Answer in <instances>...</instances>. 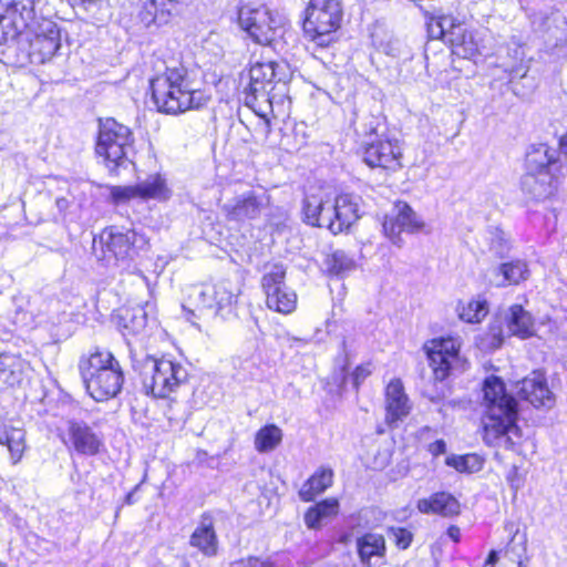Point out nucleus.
<instances>
[{
    "label": "nucleus",
    "mask_w": 567,
    "mask_h": 567,
    "mask_svg": "<svg viewBox=\"0 0 567 567\" xmlns=\"http://www.w3.org/2000/svg\"><path fill=\"white\" fill-rule=\"evenodd\" d=\"M505 558L515 567H527V540L523 536L516 542V535L508 543L505 550Z\"/></svg>",
    "instance_id": "obj_40"
},
{
    "label": "nucleus",
    "mask_w": 567,
    "mask_h": 567,
    "mask_svg": "<svg viewBox=\"0 0 567 567\" xmlns=\"http://www.w3.org/2000/svg\"><path fill=\"white\" fill-rule=\"evenodd\" d=\"M384 235L394 244L402 243L401 234H415L425 229L423 218L404 202H398L383 220Z\"/></svg>",
    "instance_id": "obj_13"
},
{
    "label": "nucleus",
    "mask_w": 567,
    "mask_h": 567,
    "mask_svg": "<svg viewBox=\"0 0 567 567\" xmlns=\"http://www.w3.org/2000/svg\"><path fill=\"white\" fill-rule=\"evenodd\" d=\"M286 269L274 265L262 276L261 286L266 295L267 307L279 313L289 315L297 307V293L285 284Z\"/></svg>",
    "instance_id": "obj_10"
},
{
    "label": "nucleus",
    "mask_w": 567,
    "mask_h": 567,
    "mask_svg": "<svg viewBox=\"0 0 567 567\" xmlns=\"http://www.w3.org/2000/svg\"><path fill=\"white\" fill-rule=\"evenodd\" d=\"M402 147L398 140L379 137L365 143L363 161L370 167L399 169L402 166Z\"/></svg>",
    "instance_id": "obj_16"
},
{
    "label": "nucleus",
    "mask_w": 567,
    "mask_h": 567,
    "mask_svg": "<svg viewBox=\"0 0 567 567\" xmlns=\"http://www.w3.org/2000/svg\"><path fill=\"white\" fill-rule=\"evenodd\" d=\"M416 508L422 514H436L445 517L460 514L458 501L445 492L434 493L427 498L419 499Z\"/></svg>",
    "instance_id": "obj_25"
},
{
    "label": "nucleus",
    "mask_w": 567,
    "mask_h": 567,
    "mask_svg": "<svg viewBox=\"0 0 567 567\" xmlns=\"http://www.w3.org/2000/svg\"><path fill=\"white\" fill-rule=\"evenodd\" d=\"M457 313L461 320L468 323L481 322L488 313L487 302L484 299H471L466 302H460Z\"/></svg>",
    "instance_id": "obj_38"
},
{
    "label": "nucleus",
    "mask_w": 567,
    "mask_h": 567,
    "mask_svg": "<svg viewBox=\"0 0 567 567\" xmlns=\"http://www.w3.org/2000/svg\"><path fill=\"white\" fill-rule=\"evenodd\" d=\"M80 371L87 393L97 402L115 398L123 386L121 364L107 350H95L82 359Z\"/></svg>",
    "instance_id": "obj_4"
},
{
    "label": "nucleus",
    "mask_w": 567,
    "mask_h": 567,
    "mask_svg": "<svg viewBox=\"0 0 567 567\" xmlns=\"http://www.w3.org/2000/svg\"><path fill=\"white\" fill-rule=\"evenodd\" d=\"M133 148L131 130L113 118L101 121L95 152L110 171L124 166Z\"/></svg>",
    "instance_id": "obj_8"
},
{
    "label": "nucleus",
    "mask_w": 567,
    "mask_h": 567,
    "mask_svg": "<svg viewBox=\"0 0 567 567\" xmlns=\"http://www.w3.org/2000/svg\"><path fill=\"white\" fill-rule=\"evenodd\" d=\"M133 364L140 371L145 393L157 399L171 398L188 380L186 365L171 357L145 355L141 361L133 359Z\"/></svg>",
    "instance_id": "obj_5"
},
{
    "label": "nucleus",
    "mask_w": 567,
    "mask_h": 567,
    "mask_svg": "<svg viewBox=\"0 0 567 567\" xmlns=\"http://www.w3.org/2000/svg\"><path fill=\"white\" fill-rule=\"evenodd\" d=\"M238 23L248 37L261 45H276L286 33V19L267 6L247 4L238 11Z\"/></svg>",
    "instance_id": "obj_6"
},
{
    "label": "nucleus",
    "mask_w": 567,
    "mask_h": 567,
    "mask_svg": "<svg viewBox=\"0 0 567 567\" xmlns=\"http://www.w3.org/2000/svg\"><path fill=\"white\" fill-rule=\"evenodd\" d=\"M138 189V198L143 200L155 199L166 200L171 197V189L166 185V181L159 175H150L143 182L136 184Z\"/></svg>",
    "instance_id": "obj_34"
},
{
    "label": "nucleus",
    "mask_w": 567,
    "mask_h": 567,
    "mask_svg": "<svg viewBox=\"0 0 567 567\" xmlns=\"http://www.w3.org/2000/svg\"><path fill=\"white\" fill-rule=\"evenodd\" d=\"M385 421L393 426L411 410L408 395L404 392L402 382L399 379L391 380L385 389Z\"/></svg>",
    "instance_id": "obj_22"
},
{
    "label": "nucleus",
    "mask_w": 567,
    "mask_h": 567,
    "mask_svg": "<svg viewBox=\"0 0 567 567\" xmlns=\"http://www.w3.org/2000/svg\"><path fill=\"white\" fill-rule=\"evenodd\" d=\"M507 327L513 336H517L520 339L529 338L535 332L532 316L519 305H514L509 308Z\"/></svg>",
    "instance_id": "obj_33"
},
{
    "label": "nucleus",
    "mask_w": 567,
    "mask_h": 567,
    "mask_svg": "<svg viewBox=\"0 0 567 567\" xmlns=\"http://www.w3.org/2000/svg\"><path fill=\"white\" fill-rule=\"evenodd\" d=\"M179 0H144L140 19L145 27L168 23Z\"/></svg>",
    "instance_id": "obj_24"
},
{
    "label": "nucleus",
    "mask_w": 567,
    "mask_h": 567,
    "mask_svg": "<svg viewBox=\"0 0 567 567\" xmlns=\"http://www.w3.org/2000/svg\"><path fill=\"white\" fill-rule=\"evenodd\" d=\"M445 451H446V444L443 440H436L429 445V452L433 456H439L441 454H444Z\"/></svg>",
    "instance_id": "obj_48"
},
{
    "label": "nucleus",
    "mask_w": 567,
    "mask_h": 567,
    "mask_svg": "<svg viewBox=\"0 0 567 567\" xmlns=\"http://www.w3.org/2000/svg\"><path fill=\"white\" fill-rule=\"evenodd\" d=\"M74 4L83 7L85 10H91L96 7L99 0H73Z\"/></svg>",
    "instance_id": "obj_51"
},
{
    "label": "nucleus",
    "mask_w": 567,
    "mask_h": 567,
    "mask_svg": "<svg viewBox=\"0 0 567 567\" xmlns=\"http://www.w3.org/2000/svg\"><path fill=\"white\" fill-rule=\"evenodd\" d=\"M495 245L496 244L493 243V249H495L496 254H498V255H503L504 252L508 251V249H509V245H508L507 240L504 239L503 237H499L497 246H495Z\"/></svg>",
    "instance_id": "obj_50"
},
{
    "label": "nucleus",
    "mask_w": 567,
    "mask_h": 567,
    "mask_svg": "<svg viewBox=\"0 0 567 567\" xmlns=\"http://www.w3.org/2000/svg\"><path fill=\"white\" fill-rule=\"evenodd\" d=\"M39 0H17L12 8L0 14V42L23 35L35 18V6Z\"/></svg>",
    "instance_id": "obj_14"
},
{
    "label": "nucleus",
    "mask_w": 567,
    "mask_h": 567,
    "mask_svg": "<svg viewBox=\"0 0 567 567\" xmlns=\"http://www.w3.org/2000/svg\"><path fill=\"white\" fill-rule=\"evenodd\" d=\"M392 534L400 548L405 549L410 546L412 542V534L409 530L404 528H394L392 529Z\"/></svg>",
    "instance_id": "obj_46"
},
{
    "label": "nucleus",
    "mask_w": 567,
    "mask_h": 567,
    "mask_svg": "<svg viewBox=\"0 0 567 567\" xmlns=\"http://www.w3.org/2000/svg\"><path fill=\"white\" fill-rule=\"evenodd\" d=\"M0 445L6 446L12 464H18L27 450L25 431L19 421L0 423Z\"/></svg>",
    "instance_id": "obj_23"
},
{
    "label": "nucleus",
    "mask_w": 567,
    "mask_h": 567,
    "mask_svg": "<svg viewBox=\"0 0 567 567\" xmlns=\"http://www.w3.org/2000/svg\"><path fill=\"white\" fill-rule=\"evenodd\" d=\"M354 267V261L344 251L337 250L331 256V268L336 274H342L351 270Z\"/></svg>",
    "instance_id": "obj_43"
},
{
    "label": "nucleus",
    "mask_w": 567,
    "mask_h": 567,
    "mask_svg": "<svg viewBox=\"0 0 567 567\" xmlns=\"http://www.w3.org/2000/svg\"><path fill=\"white\" fill-rule=\"evenodd\" d=\"M460 337H442L427 341L424 351L436 380H445L452 371H463L465 360L460 354Z\"/></svg>",
    "instance_id": "obj_9"
},
{
    "label": "nucleus",
    "mask_w": 567,
    "mask_h": 567,
    "mask_svg": "<svg viewBox=\"0 0 567 567\" xmlns=\"http://www.w3.org/2000/svg\"><path fill=\"white\" fill-rule=\"evenodd\" d=\"M332 216H324V221L333 235L347 230L360 218L358 196L341 194L332 199Z\"/></svg>",
    "instance_id": "obj_17"
},
{
    "label": "nucleus",
    "mask_w": 567,
    "mask_h": 567,
    "mask_svg": "<svg viewBox=\"0 0 567 567\" xmlns=\"http://www.w3.org/2000/svg\"><path fill=\"white\" fill-rule=\"evenodd\" d=\"M146 244L147 240L143 235L132 229L123 231L115 226L104 229L100 235V245L106 249L103 256L106 261L112 258L117 261L132 258L133 251L143 248Z\"/></svg>",
    "instance_id": "obj_12"
},
{
    "label": "nucleus",
    "mask_w": 567,
    "mask_h": 567,
    "mask_svg": "<svg viewBox=\"0 0 567 567\" xmlns=\"http://www.w3.org/2000/svg\"><path fill=\"white\" fill-rule=\"evenodd\" d=\"M453 33L454 35L451 37L449 43L454 54L464 59H472L481 53V39L476 32L466 30L462 24L456 27Z\"/></svg>",
    "instance_id": "obj_28"
},
{
    "label": "nucleus",
    "mask_w": 567,
    "mask_h": 567,
    "mask_svg": "<svg viewBox=\"0 0 567 567\" xmlns=\"http://www.w3.org/2000/svg\"><path fill=\"white\" fill-rule=\"evenodd\" d=\"M109 197L114 205H123L138 198L137 185L107 186Z\"/></svg>",
    "instance_id": "obj_42"
},
{
    "label": "nucleus",
    "mask_w": 567,
    "mask_h": 567,
    "mask_svg": "<svg viewBox=\"0 0 567 567\" xmlns=\"http://www.w3.org/2000/svg\"><path fill=\"white\" fill-rule=\"evenodd\" d=\"M152 97L159 112L179 114L205 106L210 95L196 86L188 71L167 68L151 80Z\"/></svg>",
    "instance_id": "obj_2"
},
{
    "label": "nucleus",
    "mask_w": 567,
    "mask_h": 567,
    "mask_svg": "<svg viewBox=\"0 0 567 567\" xmlns=\"http://www.w3.org/2000/svg\"><path fill=\"white\" fill-rule=\"evenodd\" d=\"M370 373L371 370L369 369V367H357V369L353 372L354 384L358 385L360 381L364 380Z\"/></svg>",
    "instance_id": "obj_49"
},
{
    "label": "nucleus",
    "mask_w": 567,
    "mask_h": 567,
    "mask_svg": "<svg viewBox=\"0 0 567 567\" xmlns=\"http://www.w3.org/2000/svg\"><path fill=\"white\" fill-rule=\"evenodd\" d=\"M358 550L361 560L369 564L372 557L383 556L385 550L384 538L378 534H367L358 539Z\"/></svg>",
    "instance_id": "obj_37"
},
{
    "label": "nucleus",
    "mask_w": 567,
    "mask_h": 567,
    "mask_svg": "<svg viewBox=\"0 0 567 567\" xmlns=\"http://www.w3.org/2000/svg\"><path fill=\"white\" fill-rule=\"evenodd\" d=\"M233 567H271V563L257 557H249L246 560L235 563Z\"/></svg>",
    "instance_id": "obj_47"
},
{
    "label": "nucleus",
    "mask_w": 567,
    "mask_h": 567,
    "mask_svg": "<svg viewBox=\"0 0 567 567\" xmlns=\"http://www.w3.org/2000/svg\"><path fill=\"white\" fill-rule=\"evenodd\" d=\"M189 544L203 555L212 557L217 554L218 540L210 518H203L193 532Z\"/></svg>",
    "instance_id": "obj_29"
},
{
    "label": "nucleus",
    "mask_w": 567,
    "mask_h": 567,
    "mask_svg": "<svg viewBox=\"0 0 567 567\" xmlns=\"http://www.w3.org/2000/svg\"><path fill=\"white\" fill-rule=\"evenodd\" d=\"M342 20L339 0H310L306 9L303 31L319 47H328Z\"/></svg>",
    "instance_id": "obj_7"
},
{
    "label": "nucleus",
    "mask_w": 567,
    "mask_h": 567,
    "mask_svg": "<svg viewBox=\"0 0 567 567\" xmlns=\"http://www.w3.org/2000/svg\"><path fill=\"white\" fill-rule=\"evenodd\" d=\"M506 481L514 493H517L524 486L525 477L519 468L513 465L506 474Z\"/></svg>",
    "instance_id": "obj_45"
},
{
    "label": "nucleus",
    "mask_w": 567,
    "mask_h": 567,
    "mask_svg": "<svg viewBox=\"0 0 567 567\" xmlns=\"http://www.w3.org/2000/svg\"><path fill=\"white\" fill-rule=\"evenodd\" d=\"M483 458L477 454L450 455L445 464L460 473H476L483 467Z\"/></svg>",
    "instance_id": "obj_39"
},
{
    "label": "nucleus",
    "mask_w": 567,
    "mask_h": 567,
    "mask_svg": "<svg viewBox=\"0 0 567 567\" xmlns=\"http://www.w3.org/2000/svg\"><path fill=\"white\" fill-rule=\"evenodd\" d=\"M282 437L284 433L279 426L267 424L256 432L254 445L259 453H269L281 444Z\"/></svg>",
    "instance_id": "obj_35"
},
{
    "label": "nucleus",
    "mask_w": 567,
    "mask_h": 567,
    "mask_svg": "<svg viewBox=\"0 0 567 567\" xmlns=\"http://www.w3.org/2000/svg\"><path fill=\"white\" fill-rule=\"evenodd\" d=\"M560 175L561 165L556 158V152L547 144L533 145L526 155L522 190L532 200L548 199L557 193Z\"/></svg>",
    "instance_id": "obj_3"
},
{
    "label": "nucleus",
    "mask_w": 567,
    "mask_h": 567,
    "mask_svg": "<svg viewBox=\"0 0 567 567\" xmlns=\"http://www.w3.org/2000/svg\"><path fill=\"white\" fill-rule=\"evenodd\" d=\"M267 204L268 197L265 194L248 192L225 204L223 210L228 219L245 221L257 218Z\"/></svg>",
    "instance_id": "obj_19"
},
{
    "label": "nucleus",
    "mask_w": 567,
    "mask_h": 567,
    "mask_svg": "<svg viewBox=\"0 0 567 567\" xmlns=\"http://www.w3.org/2000/svg\"><path fill=\"white\" fill-rule=\"evenodd\" d=\"M332 210V199L326 189L318 188L306 195L303 200V215L307 224L328 229V223L324 221V216L331 217Z\"/></svg>",
    "instance_id": "obj_20"
},
{
    "label": "nucleus",
    "mask_w": 567,
    "mask_h": 567,
    "mask_svg": "<svg viewBox=\"0 0 567 567\" xmlns=\"http://www.w3.org/2000/svg\"><path fill=\"white\" fill-rule=\"evenodd\" d=\"M498 559V555H497V551L495 550H492L489 554H488V557L485 561V565H491V566H494V564L497 561Z\"/></svg>",
    "instance_id": "obj_53"
},
{
    "label": "nucleus",
    "mask_w": 567,
    "mask_h": 567,
    "mask_svg": "<svg viewBox=\"0 0 567 567\" xmlns=\"http://www.w3.org/2000/svg\"><path fill=\"white\" fill-rule=\"evenodd\" d=\"M240 287L229 279L220 280L214 285L196 287L193 291L198 306L214 309L216 313H231L237 305Z\"/></svg>",
    "instance_id": "obj_11"
},
{
    "label": "nucleus",
    "mask_w": 567,
    "mask_h": 567,
    "mask_svg": "<svg viewBox=\"0 0 567 567\" xmlns=\"http://www.w3.org/2000/svg\"><path fill=\"white\" fill-rule=\"evenodd\" d=\"M560 148H561V152L567 157V133L565 135H563L560 138Z\"/></svg>",
    "instance_id": "obj_54"
},
{
    "label": "nucleus",
    "mask_w": 567,
    "mask_h": 567,
    "mask_svg": "<svg viewBox=\"0 0 567 567\" xmlns=\"http://www.w3.org/2000/svg\"><path fill=\"white\" fill-rule=\"evenodd\" d=\"M447 535L450 536V538H452L454 542L457 543L460 540V537H461V530L456 526H451L447 529Z\"/></svg>",
    "instance_id": "obj_52"
},
{
    "label": "nucleus",
    "mask_w": 567,
    "mask_h": 567,
    "mask_svg": "<svg viewBox=\"0 0 567 567\" xmlns=\"http://www.w3.org/2000/svg\"><path fill=\"white\" fill-rule=\"evenodd\" d=\"M339 513V502L337 498H326L315 506H311L305 514V524L310 529H318L321 525Z\"/></svg>",
    "instance_id": "obj_31"
},
{
    "label": "nucleus",
    "mask_w": 567,
    "mask_h": 567,
    "mask_svg": "<svg viewBox=\"0 0 567 567\" xmlns=\"http://www.w3.org/2000/svg\"><path fill=\"white\" fill-rule=\"evenodd\" d=\"M71 446L82 455H95L100 452L102 441L84 422L70 421L68 423V441Z\"/></svg>",
    "instance_id": "obj_21"
},
{
    "label": "nucleus",
    "mask_w": 567,
    "mask_h": 567,
    "mask_svg": "<svg viewBox=\"0 0 567 567\" xmlns=\"http://www.w3.org/2000/svg\"><path fill=\"white\" fill-rule=\"evenodd\" d=\"M483 440L488 446L518 451L523 432L517 425V402L506 392L504 382L495 375L483 385Z\"/></svg>",
    "instance_id": "obj_1"
},
{
    "label": "nucleus",
    "mask_w": 567,
    "mask_h": 567,
    "mask_svg": "<svg viewBox=\"0 0 567 567\" xmlns=\"http://www.w3.org/2000/svg\"><path fill=\"white\" fill-rule=\"evenodd\" d=\"M495 276V285L505 287L508 285H518L529 277V268L525 260L515 259L503 262L493 270Z\"/></svg>",
    "instance_id": "obj_27"
},
{
    "label": "nucleus",
    "mask_w": 567,
    "mask_h": 567,
    "mask_svg": "<svg viewBox=\"0 0 567 567\" xmlns=\"http://www.w3.org/2000/svg\"><path fill=\"white\" fill-rule=\"evenodd\" d=\"M508 54L512 58V62L505 64L506 71L511 73H518L520 71L522 63L525 58V51L522 45L515 44L513 49L508 50Z\"/></svg>",
    "instance_id": "obj_44"
},
{
    "label": "nucleus",
    "mask_w": 567,
    "mask_h": 567,
    "mask_svg": "<svg viewBox=\"0 0 567 567\" xmlns=\"http://www.w3.org/2000/svg\"><path fill=\"white\" fill-rule=\"evenodd\" d=\"M29 364L14 353H0V388L14 386L21 383Z\"/></svg>",
    "instance_id": "obj_26"
},
{
    "label": "nucleus",
    "mask_w": 567,
    "mask_h": 567,
    "mask_svg": "<svg viewBox=\"0 0 567 567\" xmlns=\"http://www.w3.org/2000/svg\"><path fill=\"white\" fill-rule=\"evenodd\" d=\"M333 483V471L330 467H319L301 486L299 496L303 502H311Z\"/></svg>",
    "instance_id": "obj_30"
},
{
    "label": "nucleus",
    "mask_w": 567,
    "mask_h": 567,
    "mask_svg": "<svg viewBox=\"0 0 567 567\" xmlns=\"http://www.w3.org/2000/svg\"><path fill=\"white\" fill-rule=\"evenodd\" d=\"M276 63L272 61L268 62H255L251 64L249 70V91L257 95L265 91L267 84H270L276 78Z\"/></svg>",
    "instance_id": "obj_32"
},
{
    "label": "nucleus",
    "mask_w": 567,
    "mask_h": 567,
    "mask_svg": "<svg viewBox=\"0 0 567 567\" xmlns=\"http://www.w3.org/2000/svg\"><path fill=\"white\" fill-rule=\"evenodd\" d=\"M29 42V58L32 63H44L50 60L61 45L60 30L58 25L44 20L39 24L31 38L25 35Z\"/></svg>",
    "instance_id": "obj_15"
},
{
    "label": "nucleus",
    "mask_w": 567,
    "mask_h": 567,
    "mask_svg": "<svg viewBox=\"0 0 567 567\" xmlns=\"http://www.w3.org/2000/svg\"><path fill=\"white\" fill-rule=\"evenodd\" d=\"M121 318L126 330L132 333H138L145 328L147 316L144 309L138 307L132 310H123Z\"/></svg>",
    "instance_id": "obj_41"
},
{
    "label": "nucleus",
    "mask_w": 567,
    "mask_h": 567,
    "mask_svg": "<svg viewBox=\"0 0 567 567\" xmlns=\"http://www.w3.org/2000/svg\"><path fill=\"white\" fill-rule=\"evenodd\" d=\"M518 393L535 408L550 409L556 401L545 373L539 370L533 371L519 382Z\"/></svg>",
    "instance_id": "obj_18"
},
{
    "label": "nucleus",
    "mask_w": 567,
    "mask_h": 567,
    "mask_svg": "<svg viewBox=\"0 0 567 567\" xmlns=\"http://www.w3.org/2000/svg\"><path fill=\"white\" fill-rule=\"evenodd\" d=\"M461 25V23L455 22L452 16H437L430 19L427 32L431 39H441L450 42L451 37L454 35L453 31L456 30V27Z\"/></svg>",
    "instance_id": "obj_36"
},
{
    "label": "nucleus",
    "mask_w": 567,
    "mask_h": 567,
    "mask_svg": "<svg viewBox=\"0 0 567 567\" xmlns=\"http://www.w3.org/2000/svg\"><path fill=\"white\" fill-rule=\"evenodd\" d=\"M182 567H190V565L188 563H184Z\"/></svg>",
    "instance_id": "obj_55"
}]
</instances>
